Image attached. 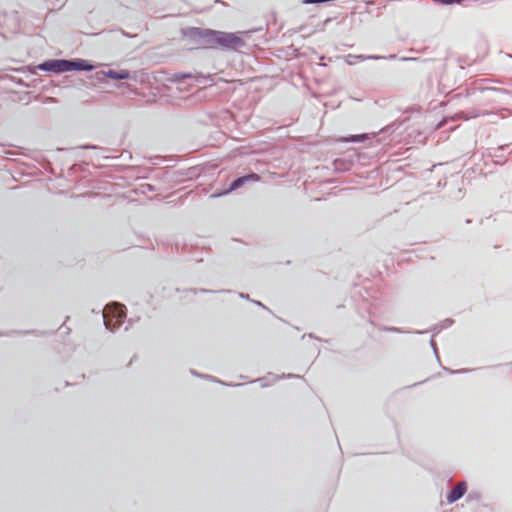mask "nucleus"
<instances>
[{
	"instance_id": "obj_1",
	"label": "nucleus",
	"mask_w": 512,
	"mask_h": 512,
	"mask_svg": "<svg viewBox=\"0 0 512 512\" xmlns=\"http://www.w3.org/2000/svg\"><path fill=\"white\" fill-rule=\"evenodd\" d=\"M125 317L124 306L119 304L107 305L103 311L104 323L113 331L121 325Z\"/></svg>"
},
{
	"instance_id": "obj_2",
	"label": "nucleus",
	"mask_w": 512,
	"mask_h": 512,
	"mask_svg": "<svg viewBox=\"0 0 512 512\" xmlns=\"http://www.w3.org/2000/svg\"><path fill=\"white\" fill-rule=\"evenodd\" d=\"M184 39L193 48H203L207 46L208 33L200 28H189L183 33Z\"/></svg>"
},
{
	"instance_id": "obj_3",
	"label": "nucleus",
	"mask_w": 512,
	"mask_h": 512,
	"mask_svg": "<svg viewBox=\"0 0 512 512\" xmlns=\"http://www.w3.org/2000/svg\"><path fill=\"white\" fill-rule=\"evenodd\" d=\"M260 180H261L260 176L256 173H250L248 175L242 176L232 182V184L230 185V188L228 190H226V194L230 191L236 190V189L244 186L246 183L259 182Z\"/></svg>"
},
{
	"instance_id": "obj_4",
	"label": "nucleus",
	"mask_w": 512,
	"mask_h": 512,
	"mask_svg": "<svg viewBox=\"0 0 512 512\" xmlns=\"http://www.w3.org/2000/svg\"><path fill=\"white\" fill-rule=\"evenodd\" d=\"M243 36L248 37V33H243L241 36L236 34H226V47L238 50L245 44Z\"/></svg>"
},
{
	"instance_id": "obj_5",
	"label": "nucleus",
	"mask_w": 512,
	"mask_h": 512,
	"mask_svg": "<svg viewBox=\"0 0 512 512\" xmlns=\"http://www.w3.org/2000/svg\"><path fill=\"white\" fill-rule=\"evenodd\" d=\"M467 491V485L465 482H460L456 487L447 495V501L454 503L459 500Z\"/></svg>"
},
{
	"instance_id": "obj_6",
	"label": "nucleus",
	"mask_w": 512,
	"mask_h": 512,
	"mask_svg": "<svg viewBox=\"0 0 512 512\" xmlns=\"http://www.w3.org/2000/svg\"><path fill=\"white\" fill-rule=\"evenodd\" d=\"M94 67L85 60L72 61L71 70L90 71Z\"/></svg>"
},
{
	"instance_id": "obj_7",
	"label": "nucleus",
	"mask_w": 512,
	"mask_h": 512,
	"mask_svg": "<svg viewBox=\"0 0 512 512\" xmlns=\"http://www.w3.org/2000/svg\"><path fill=\"white\" fill-rule=\"evenodd\" d=\"M105 76H107L111 79H115V80H122V79H127L129 77V72L127 70H121V71L109 70L108 72L105 73Z\"/></svg>"
},
{
	"instance_id": "obj_8",
	"label": "nucleus",
	"mask_w": 512,
	"mask_h": 512,
	"mask_svg": "<svg viewBox=\"0 0 512 512\" xmlns=\"http://www.w3.org/2000/svg\"><path fill=\"white\" fill-rule=\"evenodd\" d=\"M72 61L57 60V73L71 71Z\"/></svg>"
},
{
	"instance_id": "obj_9",
	"label": "nucleus",
	"mask_w": 512,
	"mask_h": 512,
	"mask_svg": "<svg viewBox=\"0 0 512 512\" xmlns=\"http://www.w3.org/2000/svg\"><path fill=\"white\" fill-rule=\"evenodd\" d=\"M39 69L44 71L57 72V60L46 61L39 65Z\"/></svg>"
},
{
	"instance_id": "obj_10",
	"label": "nucleus",
	"mask_w": 512,
	"mask_h": 512,
	"mask_svg": "<svg viewBox=\"0 0 512 512\" xmlns=\"http://www.w3.org/2000/svg\"><path fill=\"white\" fill-rule=\"evenodd\" d=\"M358 140H359L358 137H355V136L348 139V141H358Z\"/></svg>"
}]
</instances>
